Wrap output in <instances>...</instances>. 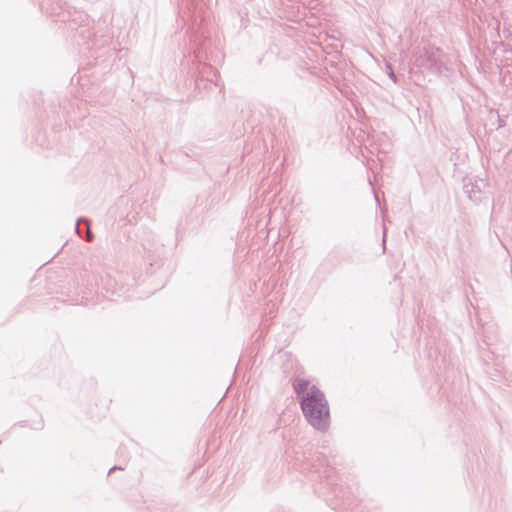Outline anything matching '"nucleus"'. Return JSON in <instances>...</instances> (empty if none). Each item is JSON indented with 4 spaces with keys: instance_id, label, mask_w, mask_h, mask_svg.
Instances as JSON below:
<instances>
[{
    "instance_id": "nucleus-13",
    "label": "nucleus",
    "mask_w": 512,
    "mask_h": 512,
    "mask_svg": "<svg viewBox=\"0 0 512 512\" xmlns=\"http://www.w3.org/2000/svg\"><path fill=\"white\" fill-rule=\"evenodd\" d=\"M374 198H375V201L378 203L379 202V198H378V195L376 193H374Z\"/></svg>"
},
{
    "instance_id": "nucleus-6",
    "label": "nucleus",
    "mask_w": 512,
    "mask_h": 512,
    "mask_svg": "<svg viewBox=\"0 0 512 512\" xmlns=\"http://www.w3.org/2000/svg\"><path fill=\"white\" fill-rule=\"evenodd\" d=\"M75 230H76L77 234L80 237L84 238L86 241L92 240L93 235L91 233L90 222L88 221V219L83 218V217L78 218L76 225H75Z\"/></svg>"
},
{
    "instance_id": "nucleus-1",
    "label": "nucleus",
    "mask_w": 512,
    "mask_h": 512,
    "mask_svg": "<svg viewBox=\"0 0 512 512\" xmlns=\"http://www.w3.org/2000/svg\"><path fill=\"white\" fill-rule=\"evenodd\" d=\"M300 408L308 422L315 430L325 433L330 427V408L325 394L315 385L302 397Z\"/></svg>"
},
{
    "instance_id": "nucleus-11",
    "label": "nucleus",
    "mask_w": 512,
    "mask_h": 512,
    "mask_svg": "<svg viewBox=\"0 0 512 512\" xmlns=\"http://www.w3.org/2000/svg\"><path fill=\"white\" fill-rule=\"evenodd\" d=\"M118 469L120 470V469H122V468H121L120 466H114V467H112V468L109 470V474H110V473H112V472H113V471H115V470H118Z\"/></svg>"
},
{
    "instance_id": "nucleus-10",
    "label": "nucleus",
    "mask_w": 512,
    "mask_h": 512,
    "mask_svg": "<svg viewBox=\"0 0 512 512\" xmlns=\"http://www.w3.org/2000/svg\"><path fill=\"white\" fill-rule=\"evenodd\" d=\"M206 70L211 71V70H212V67H211L210 65H206V64H204V65H203V69H202V70H199V74H201L202 76H204V74L206 73Z\"/></svg>"
},
{
    "instance_id": "nucleus-8",
    "label": "nucleus",
    "mask_w": 512,
    "mask_h": 512,
    "mask_svg": "<svg viewBox=\"0 0 512 512\" xmlns=\"http://www.w3.org/2000/svg\"><path fill=\"white\" fill-rule=\"evenodd\" d=\"M386 69H387V74L389 76V78L394 82V83H397L398 82V77L397 75L395 74L394 70H393V67L390 63H387L386 64Z\"/></svg>"
},
{
    "instance_id": "nucleus-5",
    "label": "nucleus",
    "mask_w": 512,
    "mask_h": 512,
    "mask_svg": "<svg viewBox=\"0 0 512 512\" xmlns=\"http://www.w3.org/2000/svg\"><path fill=\"white\" fill-rule=\"evenodd\" d=\"M53 3H56L58 8H56L54 6L49 8L48 10L52 14H59L58 9L67 11L69 21L80 22V23L84 22L87 17V15L84 12H76V11H75V13L78 14V16L74 17L72 15L71 11L69 10V6L67 5L66 2H61L60 0H53Z\"/></svg>"
},
{
    "instance_id": "nucleus-3",
    "label": "nucleus",
    "mask_w": 512,
    "mask_h": 512,
    "mask_svg": "<svg viewBox=\"0 0 512 512\" xmlns=\"http://www.w3.org/2000/svg\"><path fill=\"white\" fill-rule=\"evenodd\" d=\"M442 57L443 52L441 49L427 46L423 48L416 61L419 66L429 69L433 73H441L444 65Z\"/></svg>"
},
{
    "instance_id": "nucleus-7",
    "label": "nucleus",
    "mask_w": 512,
    "mask_h": 512,
    "mask_svg": "<svg viewBox=\"0 0 512 512\" xmlns=\"http://www.w3.org/2000/svg\"><path fill=\"white\" fill-rule=\"evenodd\" d=\"M308 387H309V381L306 379L296 378L293 381V389H294V392L296 393V395H298V396L301 394H303V396H304L309 391Z\"/></svg>"
},
{
    "instance_id": "nucleus-2",
    "label": "nucleus",
    "mask_w": 512,
    "mask_h": 512,
    "mask_svg": "<svg viewBox=\"0 0 512 512\" xmlns=\"http://www.w3.org/2000/svg\"><path fill=\"white\" fill-rule=\"evenodd\" d=\"M463 190L475 204L489 199L488 183L478 176H467L463 179Z\"/></svg>"
},
{
    "instance_id": "nucleus-12",
    "label": "nucleus",
    "mask_w": 512,
    "mask_h": 512,
    "mask_svg": "<svg viewBox=\"0 0 512 512\" xmlns=\"http://www.w3.org/2000/svg\"><path fill=\"white\" fill-rule=\"evenodd\" d=\"M386 241V228L383 229V244L385 245Z\"/></svg>"
},
{
    "instance_id": "nucleus-9",
    "label": "nucleus",
    "mask_w": 512,
    "mask_h": 512,
    "mask_svg": "<svg viewBox=\"0 0 512 512\" xmlns=\"http://www.w3.org/2000/svg\"><path fill=\"white\" fill-rule=\"evenodd\" d=\"M496 117H497V129L504 127L506 125L505 120L498 113L496 114Z\"/></svg>"
},
{
    "instance_id": "nucleus-4",
    "label": "nucleus",
    "mask_w": 512,
    "mask_h": 512,
    "mask_svg": "<svg viewBox=\"0 0 512 512\" xmlns=\"http://www.w3.org/2000/svg\"><path fill=\"white\" fill-rule=\"evenodd\" d=\"M312 467L314 468V473L318 474L319 479H326L329 484L332 483V473L334 472V469L330 467L327 460L323 458L317 459V464H313Z\"/></svg>"
}]
</instances>
